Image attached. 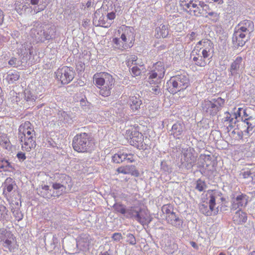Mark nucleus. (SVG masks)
<instances>
[{"label": "nucleus", "instance_id": "3", "mask_svg": "<svg viewBox=\"0 0 255 255\" xmlns=\"http://www.w3.org/2000/svg\"><path fill=\"white\" fill-rule=\"evenodd\" d=\"M56 35V28L54 25L41 24L36 22L30 31V36L36 42H44L54 39Z\"/></svg>", "mask_w": 255, "mask_h": 255}, {"label": "nucleus", "instance_id": "33", "mask_svg": "<svg viewBox=\"0 0 255 255\" xmlns=\"http://www.w3.org/2000/svg\"><path fill=\"white\" fill-rule=\"evenodd\" d=\"M22 54L20 57V60H18L16 58H12L8 61V64L14 67H17L21 66L22 63L26 62L27 59L24 58V56L22 57Z\"/></svg>", "mask_w": 255, "mask_h": 255}, {"label": "nucleus", "instance_id": "63", "mask_svg": "<svg viewBox=\"0 0 255 255\" xmlns=\"http://www.w3.org/2000/svg\"><path fill=\"white\" fill-rule=\"evenodd\" d=\"M30 3L32 5H37L36 6L38 5V3H39V2L40 1V0H30Z\"/></svg>", "mask_w": 255, "mask_h": 255}, {"label": "nucleus", "instance_id": "25", "mask_svg": "<svg viewBox=\"0 0 255 255\" xmlns=\"http://www.w3.org/2000/svg\"><path fill=\"white\" fill-rule=\"evenodd\" d=\"M129 103L132 112H137L142 105V101L138 95L137 96H134L130 97Z\"/></svg>", "mask_w": 255, "mask_h": 255}, {"label": "nucleus", "instance_id": "31", "mask_svg": "<svg viewBox=\"0 0 255 255\" xmlns=\"http://www.w3.org/2000/svg\"><path fill=\"white\" fill-rule=\"evenodd\" d=\"M152 85V84H150ZM150 92L154 95L161 96L162 95L161 81L156 80L155 83L150 87Z\"/></svg>", "mask_w": 255, "mask_h": 255}, {"label": "nucleus", "instance_id": "23", "mask_svg": "<svg viewBox=\"0 0 255 255\" xmlns=\"http://www.w3.org/2000/svg\"><path fill=\"white\" fill-rule=\"evenodd\" d=\"M225 117L223 119V120L224 123H227V125L228 124V125L227 126V128L228 129H229V128H233L237 122H238L235 112L232 114L227 112L225 113Z\"/></svg>", "mask_w": 255, "mask_h": 255}, {"label": "nucleus", "instance_id": "61", "mask_svg": "<svg viewBox=\"0 0 255 255\" xmlns=\"http://www.w3.org/2000/svg\"><path fill=\"white\" fill-rule=\"evenodd\" d=\"M4 19L3 13L1 10L0 9V25L2 24Z\"/></svg>", "mask_w": 255, "mask_h": 255}, {"label": "nucleus", "instance_id": "21", "mask_svg": "<svg viewBox=\"0 0 255 255\" xmlns=\"http://www.w3.org/2000/svg\"><path fill=\"white\" fill-rule=\"evenodd\" d=\"M135 220L143 225L149 224L151 221V219L146 210L138 208Z\"/></svg>", "mask_w": 255, "mask_h": 255}, {"label": "nucleus", "instance_id": "54", "mask_svg": "<svg viewBox=\"0 0 255 255\" xmlns=\"http://www.w3.org/2000/svg\"><path fill=\"white\" fill-rule=\"evenodd\" d=\"M197 36V34H196V33L192 32L186 35V39L188 42H191L193 41Z\"/></svg>", "mask_w": 255, "mask_h": 255}, {"label": "nucleus", "instance_id": "13", "mask_svg": "<svg viewBox=\"0 0 255 255\" xmlns=\"http://www.w3.org/2000/svg\"><path fill=\"white\" fill-rule=\"evenodd\" d=\"M250 34L244 32L236 27L232 38L233 42L238 46L242 47L248 40Z\"/></svg>", "mask_w": 255, "mask_h": 255}, {"label": "nucleus", "instance_id": "2", "mask_svg": "<svg viewBox=\"0 0 255 255\" xmlns=\"http://www.w3.org/2000/svg\"><path fill=\"white\" fill-rule=\"evenodd\" d=\"M18 138L23 151L30 152L36 146L35 131L31 124L26 121L18 128Z\"/></svg>", "mask_w": 255, "mask_h": 255}, {"label": "nucleus", "instance_id": "12", "mask_svg": "<svg viewBox=\"0 0 255 255\" xmlns=\"http://www.w3.org/2000/svg\"><path fill=\"white\" fill-rule=\"evenodd\" d=\"M129 137V143L131 145L139 149L145 150L147 149V145L145 144L143 145L144 137L141 133L134 130L130 133Z\"/></svg>", "mask_w": 255, "mask_h": 255}, {"label": "nucleus", "instance_id": "43", "mask_svg": "<svg viewBox=\"0 0 255 255\" xmlns=\"http://www.w3.org/2000/svg\"><path fill=\"white\" fill-rule=\"evenodd\" d=\"M235 113L237 115V118H241L242 120H244L243 119L244 117L246 118L248 117V115L247 114V110L242 108H238L237 112H235Z\"/></svg>", "mask_w": 255, "mask_h": 255}, {"label": "nucleus", "instance_id": "16", "mask_svg": "<svg viewBox=\"0 0 255 255\" xmlns=\"http://www.w3.org/2000/svg\"><path fill=\"white\" fill-rule=\"evenodd\" d=\"M248 202V197L244 194H240L232 198V210H236L238 208L245 207Z\"/></svg>", "mask_w": 255, "mask_h": 255}, {"label": "nucleus", "instance_id": "11", "mask_svg": "<svg viewBox=\"0 0 255 255\" xmlns=\"http://www.w3.org/2000/svg\"><path fill=\"white\" fill-rule=\"evenodd\" d=\"M245 68V62L241 56H238L231 63L228 71L230 73L229 75L234 77H237L242 73Z\"/></svg>", "mask_w": 255, "mask_h": 255}, {"label": "nucleus", "instance_id": "40", "mask_svg": "<svg viewBox=\"0 0 255 255\" xmlns=\"http://www.w3.org/2000/svg\"><path fill=\"white\" fill-rule=\"evenodd\" d=\"M160 169L166 174H169L172 172V168L166 161H163L160 164Z\"/></svg>", "mask_w": 255, "mask_h": 255}, {"label": "nucleus", "instance_id": "14", "mask_svg": "<svg viewBox=\"0 0 255 255\" xmlns=\"http://www.w3.org/2000/svg\"><path fill=\"white\" fill-rule=\"evenodd\" d=\"M127 160L128 162L134 161L133 154L126 152L124 150L118 151L112 156V161L116 163H120Z\"/></svg>", "mask_w": 255, "mask_h": 255}, {"label": "nucleus", "instance_id": "50", "mask_svg": "<svg viewBox=\"0 0 255 255\" xmlns=\"http://www.w3.org/2000/svg\"><path fill=\"white\" fill-rule=\"evenodd\" d=\"M200 0H190L188 3L183 4V5L186 6V7L189 9V11L192 10L193 4H195L196 5L198 6Z\"/></svg>", "mask_w": 255, "mask_h": 255}, {"label": "nucleus", "instance_id": "29", "mask_svg": "<svg viewBox=\"0 0 255 255\" xmlns=\"http://www.w3.org/2000/svg\"><path fill=\"white\" fill-rule=\"evenodd\" d=\"M155 36L157 38H165L167 37L169 33L168 25L161 24L158 27L155 29Z\"/></svg>", "mask_w": 255, "mask_h": 255}, {"label": "nucleus", "instance_id": "8", "mask_svg": "<svg viewBox=\"0 0 255 255\" xmlns=\"http://www.w3.org/2000/svg\"><path fill=\"white\" fill-rule=\"evenodd\" d=\"M195 152L193 148L188 147L182 148L181 154L183 158H181V165L187 169H191L195 164L197 156L194 154Z\"/></svg>", "mask_w": 255, "mask_h": 255}, {"label": "nucleus", "instance_id": "42", "mask_svg": "<svg viewBox=\"0 0 255 255\" xmlns=\"http://www.w3.org/2000/svg\"><path fill=\"white\" fill-rule=\"evenodd\" d=\"M113 208L117 212L120 213L123 215H126L127 209L123 205L116 203L114 205Z\"/></svg>", "mask_w": 255, "mask_h": 255}, {"label": "nucleus", "instance_id": "4", "mask_svg": "<svg viewBox=\"0 0 255 255\" xmlns=\"http://www.w3.org/2000/svg\"><path fill=\"white\" fill-rule=\"evenodd\" d=\"M93 82L100 89V94L103 97H108L111 95L115 80L111 74L107 72H101L94 75Z\"/></svg>", "mask_w": 255, "mask_h": 255}, {"label": "nucleus", "instance_id": "1", "mask_svg": "<svg viewBox=\"0 0 255 255\" xmlns=\"http://www.w3.org/2000/svg\"><path fill=\"white\" fill-rule=\"evenodd\" d=\"M197 56L193 58L195 64L200 67H205L211 61L214 53V45L209 39H203L196 44L195 49L192 51Z\"/></svg>", "mask_w": 255, "mask_h": 255}, {"label": "nucleus", "instance_id": "58", "mask_svg": "<svg viewBox=\"0 0 255 255\" xmlns=\"http://www.w3.org/2000/svg\"><path fill=\"white\" fill-rule=\"evenodd\" d=\"M203 16L204 17L205 16H206L208 13L209 12H210L212 9L210 8L209 7V5L207 4L206 3L203 5Z\"/></svg>", "mask_w": 255, "mask_h": 255}, {"label": "nucleus", "instance_id": "60", "mask_svg": "<svg viewBox=\"0 0 255 255\" xmlns=\"http://www.w3.org/2000/svg\"><path fill=\"white\" fill-rule=\"evenodd\" d=\"M121 41L122 42H124V43L127 44V37L126 36V35L124 33H123L122 35H121Z\"/></svg>", "mask_w": 255, "mask_h": 255}, {"label": "nucleus", "instance_id": "20", "mask_svg": "<svg viewBox=\"0 0 255 255\" xmlns=\"http://www.w3.org/2000/svg\"><path fill=\"white\" fill-rule=\"evenodd\" d=\"M242 31L250 34L254 30V24L250 20H244L241 21L236 27Z\"/></svg>", "mask_w": 255, "mask_h": 255}, {"label": "nucleus", "instance_id": "19", "mask_svg": "<svg viewBox=\"0 0 255 255\" xmlns=\"http://www.w3.org/2000/svg\"><path fill=\"white\" fill-rule=\"evenodd\" d=\"M116 171L118 173L124 174H130L135 177H138L139 175V171L136 169L135 166L133 165H127L119 167L117 169Z\"/></svg>", "mask_w": 255, "mask_h": 255}, {"label": "nucleus", "instance_id": "51", "mask_svg": "<svg viewBox=\"0 0 255 255\" xmlns=\"http://www.w3.org/2000/svg\"><path fill=\"white\" fill-rule=\"evenodd\" d=\"M127 242L131 245H135L136 244L135 238L133 235L131 234H128L127 235Z\"/></svg>", "mask_w": 255, "mask_h": 255}, {"label": "nucleus", "instance_id": "10", "mask_svg": "<svg viewBox=\"0 0 255 255\" xmlns=\"http://www.w3.org/2000/svg\"><path fill=\"white\" fill-rule=\"evenodd\" d=\"M165 69L164 64L161 61L157 62L152 67L149 73L148 82L150 84L155 83L157 80H160L164 77Z\"/></svg>", "mask_w": 255, "mask_h": 255}, {"label": "nucleus", "instance_id": "64", "mask_svg": "<svg viewBox=\"0 0 255 255\" xmlns=\"http://www.w3.org/2000/svg\"><path fill=\"white\" fill-rule=\"evenodd\" d=\"M190 244L192 246V247L193 248H194V249H198V245H197V244L195 242H190Z\"/></svg>", "mask_w": 255, "mask_h": 255}, {"label": "nucleus", "instance_id": "18", "mask_svg": "<svg viewBox=\"0 0 255 255\" xmlns=\"http://www.w3.org/2000/svg\"><path fill=\"white\" fill-rule=\"evenodd\" d=\"M63 178L65 181H62L61 183H54L52 185V187L54 189L58 190L56 192V196H58L61 195L63 193L65 192L66 185L68 184V182H71V178L69 176L63 175L62 176Z\"/></svg>", "mask_w": 255, "mask_h": 255}, {"label": "nucleus", "instance_id": "5", "mask_svg": "<svg viewBox=\"0 0 255 255\" xmlns=\"http://www.w3.org/2000/svg\"><path fill=\"white\" fill-rule=\"evenodd\" d=\"M92 140V137L91 134L86 132L77 134L73 138V148L78 152H88L91 150Z\"/></svg>", "mask_w": 255, "mask_h": 255}, {"label": "nucleus", "instance_id": "53", "mask_svg": "<svg viewBox=\"0 0 255 255\" xmlns=\"http://www.w3.org/2000/svg\"><path fill=\"white\" fill-rule=\"evenodd\" d=\"M249 119H250V118H245L244 119L245 121H247L246 123H247V125H248V127H247V128L246 131L249 134H250L251 132H252L253 129L255 127V126H253L251 123H250V122H249L248 121Z\"/></svg>", "mask_w": 255, "mask_h": 255}, {"label": "nucleus", "instance_id": "22", "mask_svg": "<svg viewBox=\"0 0 255 255\" xmlns=\"http://www.w3.org/2000/svg\"><path fill=\"white\" fill-rule=\"evenodd\" d=\"M167 222L176 228H180L183 224V221L174 212L171 214L166 216Z\"/></svg>", "mask_w": 255, "mask_h": 255}, {"label": "nucleus", "instance_id": "38", "mask_svg": "<svg viewBox=\"0 0 255 255\" xmlns=\"http://www.w3.org/2000/svg\"><path fill=\"white\" fill-rule=\"evenodd\" d=\"M193 14L196 16H203V8L202 6H197L195 4H193L192 8Z\"/></svg>", "mask_w": 255, "mask_h": 255}, {"label": "nucleus", "instance_id": "39", "mask_svg": "<svg viewBox=\"0 0 255 255\" xmlns=\"http://www.w3.org/2000/svg\"><path fill=\"white\" fill-rule=\"evenodd\" d=\"M113 42L115 44V47L119 49L123 50L128 47L127 44L124 43L120 38H115L113 39Z\"/></svg>", "mask_w": 255, "mask_h": 255}, {"label": "nucleus", "instance_id": "45", "mask_svg": "<svg viewBox=\"0 0 255 255\" xmlns=\"http://www.w3.org/2000/svg\"><path fill=\"white\" fill-rule=\"evenodd\" d=\"M173 207L170 204L164 205L161 208V211L163 214H165L168 216L173 213Z\"/></svg>", "mask_w": 255, "mask_h": 255}, {"label": "nucleus", "instance_id": "46", "mask_svg": "<svg viewBox=\"0 0 255 255\" xmlns=\"http://www.w3.org/2000/svg\"><path fill=\"white\" fill-rule=\"evenodd\" d=\"M25 99L28 102H34L36 97L29 90L25 92Z\"/></svg>", "mask_w": 255, "mask_h": 255}, {"label": "nucleus", "instance_id": "32", "mask_svg": "<svg viewBox=\"0 0 255 255\" xmlns=\"http://www.w3.org/2000/svg\"><path fill=\"white\" fill-rule=\"evenodd\" d=\"M204 17L208 19L209 23H214L219 21L220 14L212 10Z\"/></svg>", "mask_w": 255, "mask_h": 255}, {"label": "nucleus", "instance_id": "35", "mask_svg": "<svg viewBox=\"0 0 255 255\" xmlns=\"http://www.w3.org/2000/svg\"><path fill=\"white\" fill-rule=\"evenodd\" d=\"M0 144L5 149L10 147V141L6 134H0Z\"/></svg>", "mask_w": 255, "mask_h": 255}, {"label": "nucleus", "instance_id": "47", "mask_svg": "<svg viewBox=\"0 0 255 255\" xmlns=\"http://www.w3.org/2000/svg\"><path fill=\"white\" fill-rule=\"evenodd\" d=\"M8 210L6 207L3 205H0V221L6 219L7 218V213Z\"/></svg>", "mask_w": 255, "mask_h": 255}, {"label": "nucleus", "instance_id": "41", "mask_svg": "<svg viewBox=\"0 0 255 255\" xmlns=\"http://www.w3.org/2000/svg\"><path fill=\"white\" fill-rule=\"evenodd\" d=\"M244 178L247 179L248 182H253L254 177L255 176V173L251 172L250 170H247L242 173Z\"/></svg>", "mask_w": 255, "mask_h": 255}, {"label": "nucleus", "instance_id": "15", "mask_svg": "<svg viewBox=\"0 0 255 255\" xmlns=\"http://www.w3.org/2000/svg\"><path fill=\"white\" fill-rule=\"evenodd\" d=\"M14 240V237L11 232L4 229H0V242H3L4 247L11 251V244Z\"/></svg>", "mask_w": 255, "mask_h": 255}, {"label": "nucleus", "instance_id": "6", "mask_svg": "<svg viewBox=\"0 0 255 255\" xmlns=\"http://www.w3.org/2000/svg\"><path fill=\"white\" fill-rule=\"evenodd\" d=\"M167 84L169 92L175 94L186 89L190 85V80L188 75L183 73L171 77Z\"/></svg>", "mask_w": 255, "mask_h": 255}, {"label": "nucleus", "instance_id": "52", "mask_svg": "<svg viewBox=\"0 0 255 255\" xmlns=\"http://www.w3.org/2000/svg\"><path fill=\"white\" fill-rule=\"evenodd\" d=\"M9 163L5 159L0 160V169H3L4 170H7V168L9 167Z\"/></svg>", "mask_w": 255, "mask_h": 255}, {"label": "nucleus", "instance_id": "44", "mask_svg": "<svg viewBox=\"0 0 255 255\" xmlns=\"http://www.w3.org/2000/svg\"><path fill=\"white\" fill-rule=\"evenodd\" d=\"M206 188V184L205 182L201 180V179H199L197 180L196 183V187L195 188L198 190L199 191L201 192L203 191Z\"/></svg>", "mask_w": 255, "mask_h": 255}, {"label": "nucleus", "instance_id": "24", "mask_svg": "<svg viewBox=\"0 0 255 255\" xmlns=\"http://www.w3.org/2000/svg\"><path fill=\"white\" fill-rule=\"evenodd\" d=\"M184 128V126L182 124L175 123L172 127L171 134L177 139H180Z\"/></svg>", "mask_w": 255, "mask_h": 255}, {"label": "nucleus", "instance_id": "36", "mask_svg": "<svg viewBox=\"0 0 255 255\" xmlns=\"http://www.w3.org/2000/svg\"><path fill=\"white\" fill-rule=\"evenodd\" d=\"M51 0H42L41 4H39V5L37 6H35L33 10L35 13H37L40 11L43 10L46 7L47 3L49 2Z\"/></svg>", "mask_w": 255, "mask_h": 255}, {"label": "nucleus", "instance_id": "56", "mask_svg": "<svg viewBox=\"0 0 255 255\" xmlns=\"http://www.w3.org/2000/svg\"><path fill=\"white\" fill-rule=\"evenodd\" d=\"M112 238L114 241L116 242H119L123 239V236L121 233H115L113 235Z\"/></svg>", "mask_w": 255, "mask_h": 255}, {"label": "nucleus", "instance_id": "30", "mask_svg": "<svg viewBox=\"0 0 255 255\" xmlns=\"http://www.w3.org/2000/svg\"><path fill=\"white\" fill-rule=\"evenodd\" d=\"M15 185L14 181L11 178H7L3 184V194L7 195L13 190V186Z\"/></svg>", "mask_w": 255, "mask_h": 255}, {"label": "nucleus", "instance_id": "55", "mask_svg": "<svg viewBox=\"0 0 255 255\" xmlns=\"http://www.w3.org/2000/svg\"><path fill=\"white\" fill-rule=\"evenodd\" d=\"M137 59V56H136L135 55L131 56L130 58L128 59V61L127 63L128 66L129 67V68H130V67H131V66L130 65V63L131 64L136 65V63H133V62H136Z\"/></svg>", "mask_w": 255, "mask_h": 255}, {"label": "nucleus", "instance_id": "34", "mask_svg": "<svg viewBox=\"0 0 255 255\" xmlns=\"http://www.w3.org/2000/svg\"><path fill=\"white\" fill-rule=\"evenodd\" d=\"M138 208L135 207H131L127 209L125 216L127 218H133L135 220Z\"/></svg>", "mask_w": 255, "mask_h": 255}, {"label": "nucleus", "instance_id": "7", "mask_svg": "<svg viewBox=\"0 0 255 255\" xmlns=\"http://www.w3.org/2000/svg\"><path fill=\"white\" fill-rule=\"evenodd\" d=\"M224 104L225 100L221 97L211 101L205 100L202 103V110L207 115L214 116L221 110Z\"/></svg>", "mask_w": 255, "mask_h": 255}, {"label": "nucleus", "instance_id": "62", "mask_svg": "<svg viewBox=\"0 0 255 255\" xmlns=\"http://www.w3.org/2000/svg\"><path fill=\"white\" fill-rule=\"evenodd\" d=\"M61 116L64 117V120L66 122H67L68 121V119L69 118V117L67 115V114L65 112H63L62 113H61Z\"/></svg>", "mask_w": 255, "mask_h": 255}, {"label": "nucleus", "instance_id": "27", "mask_svg": "<svg viewBox=\"0 0 255 255\" xmlns=\"http://www.w3.org/2000/svg\"><path fill=\"white\" fill-rule=\"evenodd\" d=\"M209 196L207 198L209 202L208 204L211 209H215V206L216 205V201L218 199L223 200V198L221 197L220 194L216 191H209L208 192Z\"/></svg>", "mask_w": 255, "mask_h": 255}, {"label": "nucleus", "instance_id": "17", "mask_svg": "<svg viewBox=\"0 0 255 255\" xmlns=\"http://www.w3.org/2000/svg\"><path fill=\"white\" fill-rule=\"evenodd\" d=\"M107 17L104 16L103 14L101 15L100 11H96L94 13L93 17V24L96 26H102L104 27H109L113 22L108 21L106 19Z\"/></svg>", "mask_w": 255, "mask_h": 255}, {"label": "nucleus", "instance_id": "48", "mask_svg": "<svg viewBox=\"0 0 255 255\" xmlns=\"http://www.w3.org/2000/svg\"><path fill=\"white\" fill-rule=\"evenodd\" d=\"M12 214L17 221H21L23 218V215L21 212L18 209L12 210Z\"/></svg>", "mask_w": 255, "mask_h": 255}, {"label": "nucleus", "instance_id": "9", "mask_svg": "<svg viewBox=\"0 0 255 255\" xmlns=\"http://www.w3.org/2000/svg\"><path fill=\"white\" fill-rule=\"evenodd\" d=\"M55 74L56 78L60 81L62 84H67L73 79L75 72L73 68L64 66L57 70Z\"/></svg>", "mask_w": 255, "mask_h": 255}, {"label": "nucleus", "instance_id": "28", "mask_svg": "<svg viewBox=\"0 0 255 255\" xmlns=\"http://www.w3.org/2000/svg\"><path fill=\"white\" fill-rule=\"evenodd\" d=\"M234 223L238 225L243 224L247 222V214L241 210L237 211L233 217Z\"/></svg>", "mask_w": 255, "mask_h": 255}, {"label": "nucleus", "instance_id": "59", "mask_svg": "<svg viewBox=\"0 0 255 255\" xmlns=\"http://www.w3.org/2000/svg\"><path fill=\"white\" fill-rule=\"evenodd\" d=\"M116 16L115 13L114 12H111L110 13H108L107 15L106 19H108V21L112 22V21L115 19Z\"/></svg>", "mask_w": 255, "mask_h": 255}, {"label": "nucleus", "instance_id": "57", "mask_svg": "<svg viewBox=\"0 0 255 255\" xmlns=\"http://www.w3.org/2000/svg\"><path fill=\"white\" fill-rule=\"evenodd\" d=\"M16 157L20 161H23L26 158L25 154L22 151L18 152Z\"/></svg>", "mask_w": 255, "mask_h": 255}, {"label": "nucleus", "instance_id": "49", "mask_svg": "<svg viewBox=\"0 0 255 255\" xmlns=\"http://www.w3.org/2000/svg\"><path fill=\"white\" fill-rule=\"evenodd\" d=\"M129 69H130V72L133 76H137L141 74V70L136 65Z\"/></svg>", "mask_w": 255, "mask_h": 255}, {"label": "nucleus", "instance_id": "37", "mask_svg": "<svg viewBox=\"0 0 255 255\" xmlns=\"http://www.w3.org/2000/svg\"><path fill=\"white\" fill-rule=\"evenodd\" d=\"M19 75L17 72H9L7 76V80L9 83H13L18 80L19 78Z\"/></svg>", "mask_w": 255, "mask_h": 255}, {"label": "nucleus", "instance_id": "26", "mask_svg": "<svg viewBox=\"0 0 255 255\" xmlns=\"http://www.w3.org/2000/svg\"><path fill=\"white\" fill-rule=\"evenodd\" d=\"M199 208L200 212L207 216H212L213 214L216 215L218 212L217 208L211 209L207 202L199 205Z\"/></svg>", "mask_w": 255, "mask_h": 255}]
</instances>
